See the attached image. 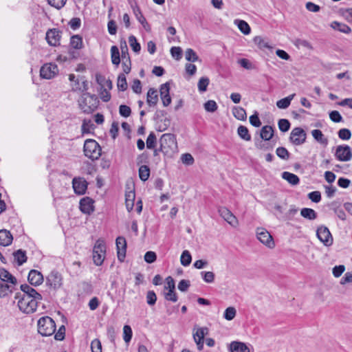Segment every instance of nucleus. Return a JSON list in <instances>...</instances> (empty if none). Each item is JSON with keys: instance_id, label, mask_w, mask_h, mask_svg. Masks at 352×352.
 <instances>
[{"instance_id": "nucleus-1", "label": "nucleus", "mask_w": 352, "mask_h": 352, "mask_svg": "<svg viewBox=\"0 0 352 352\" xmlns=\"http://www.w3.org/2000/svg\"><path fill=\"white\" fill-rule=\"evenodd\" d=\"M79 107L85 113H91L96 111L99 104V100L95 94L88 92L82 93L78 100Z\"/></svg>"}, {"instance_id": "nucleus-2", "label": "nucleus", "mask_w": 352, "mask_h": 352, "mask_svg": "<svg viewBox=\"0 0 352 352\" xmlns=\"http://www.w3.org/2000/svg\"><path fill=\"white\" fill-rule=\"evenodd\" d=\"M160 150L164 155H170L177 151V143L174 134L164 133L160 139Z\"/></svg>"}, {"instance_id": "nucleus-3", "label": "nucleus", "mask_w": 352, "mask_h": 352, "mask_svg": "<svg viewBox=\"0 0 352 352\" xmlns=\"http://www.w3.org/2000/svg\"><path fill=\"white\" fill-rule=\"evenodd\" d=\"M15 299H18L17 305L22 312L32 314L36 310L38 301L35 299L23 296L21 292L15 294Z\"/></svg>"}, {"instance_id": "nucleus-4", "label": "nucleus", "mask_w": 352, "mask_h": 352, "mask_svg": "<svg viewBox=\"0 0 352 352\" xmlns=\"http://www.w3.org/2000/svg\"><path fill=\"white\" fill-rule=\"evenodd\" d=\"M38 332L43 336H50L55 333L56 324L49 316L41 317L38 320Z\"/></svg>"}, {"instance_id": "nucleus-5", "label": "nucleus", "mask_w": 352, "mask_h": 352, "mask_svg": "<svg viewBox=\"0 0 352 352\" xmlns=\"http://www.w3.org/2000/svg\"><path fill=\"white\" fill-rule=\"evenodd\" d=\"M84 153L91 160H98L101 155V147L96 140H87L84 144Z\"/></svg>"}, {"instance_id": "nucleus-6", "label": "nucleus", "mask_w": 352, "mask_h": 352, "mask_svg": "<svg viewBox=\"0 0 352 352\" xmlns=\"http://www.w3.org/2000/svg\"><path fill=\"white\" fill-rule=\"evenodd\" d=\"M58 68L56 63L44 64L40 69V76L44 79H52L58 74Z\"/></svg>"}, {"instance_id": "nucleus-7", "label": "nucleus", "mask_w": 352, "mask_h": 352, "mask_svg": "<svg viewBox=\"0 0 352 352\" xmlns=\"http://www.w3.org/2000/svg\"><path fill=\"white\" fill-rule=\"evenodd\" d=\"M316 236L318 239L325 245L330 246L333 244V239L329 230L325 226H320L317 228Z\"/></svg>"}, {"instance_id": "nucleus-8", "label": "nucleus", "mask_w": 352, "mask_h": 352, "mask_svg": "<svg viewBox=\"0 0 352 352\" xmlns=\"http://www.w3.org/2000/svg\"><path fill=\"white\" fill-rule=\"evenodd\" d=\"M307 134L301 127H295L290 133L289 141L294 145L298 146L304 144L306 141Z\"/></svg>"}, {"instance_id": "nucleus-9", "label": "nucleus", "mask_w": 352, "mask_h": 352, "mask_svg": "<svg viewBox=\"0 0 352 352\" xmlns=\"http://www.w3.org/2000/svg\"><path fill=\"white\" fill-rule=\"evenodd\" d=\"M336 159L340 162H348L352 158L351 147L348 145H339L336 148L335 153Z\"/></svg>"}, {"instance_id": "nucleus-10", "label": "nucleus", "mask_w": 352, "mask_h": 352, "mask_svg": "<svg viewBox=\"0 0 352 352\" xmlns=\"http://www.w3.org/2000/svg\"><path fill=\"white\" fill-rule=\"evenodd\" d=\"M228 350L230 352H254V348L251 344L240 341L231 342Z\"/></svg>"}, {"instance_id": "nucleus-11", "label": "nucleus", "mask_w": 352, "mask_h": 352, "mask_svg": "<svg viewBox=\"0 0 352 352\" xmlns=\"http://www.w3.org/2000/svg\"><path fill=\"white\" fill-rule=\"evenodd\" d=\"M256 236L259 241L268 248H272L274 247L273 238L266 230L258 228L256 230Z\"/></svg>"}, {"instance_id": "nucleus-12", "label": "nucleus", "mask_w": 352, "mask_h": 352, "mask_svg": "<svg viewBox=\"0 0 352 352\" xmlns=\"http://www.w3.org/2000/svg\"><path fill=\"white\" fill-rule=\"evenodd\" d=\"M62 280L61 274L58 272L53 270L47 277V285L51 288L56 289L62 285Z\"/></svg>"}, {"instance_id": "nucleus-13", "label": "nucleus", "mask_w": 352, "mask_h": 352, "mask_svg": "<svg viewBox=\"0 0 352 352\" xmlns=\"http://www.w3.org/2000/svg\"><path fill=\"white\" fill-rule=\"evenodd\" d=\"M208 333V329L207 327L197 328L196 331L193 333V339L199 351H201L204 349V337Z\"/></svg>"}, {"instance_id": "nucleus-14", "label": "nucleus", "mask_w": 352, "mask_h": 352, "mask_svg": "<svg viewBox=\"0 0 352 352\" xmlns=\"http://www.w3.org/2000/svg\"><path fill=\"white\" fill-rule=\"evenodd\" d=\"M61 38V32L58 29H50L46 32V40L51 46H58L60 45Z\"/></svg>"}, {"instance_id": "nucleus-15", "label": "nucleus", "mask_w": 352, "mask_h": 352, "mask_svg": "<svg viewBox=\"0 0 352 352\" xmlns=\"http://www.w3.org/2000/svg\"><path fill=\"white\" fill-rule=\"evenodd\" d=\"M118 258L120 261H124L126 257V241L124 236H118L116 240Z\"/></svg>"}, {"instance_id": "nucleus-16", "label": "nucleus", "mask_w": 352, "mask_h": 352, "mask_svg": "<svg viewBox=\"0 0 352 352\" xmlns=\"http://www.w3.org/2000/svg\"><path fill=\"white\" fill-rule=\"evenodd\" d=\"M20 288L22 292H21V295L27 297L28 296L32 299H35L38 302L42 300L41 294L37 292L36 289H34L30 285L28 284H23L21 285Z\"/></svg>"}, {"instance_id": "nucleus-17", "label": "nucleus", "mask_w": 352, "mask_h": 352, "mask_svg": "<svg viewBox=\"0 0 352 352\" xmlns=\"http://www.w3.org/2000/svg\"><path fill=\"white\" fill-rule=\"evenodd\" d=\"M132 9H133V14H134L136 19L142 25L144 29L146 32H149L151 30V25L147 22L146 18L144 16L140 7L135 4V6H132Z\"/></svg>"}, {"instance_id": "nucleus-18", "label": "nucleus", "mask_w": 352, "mask_h": 352, "mask_svg": "<svg viewBox=\"0 0 352 352\" xmlns=\"http://www.w3.org/2000/svg\"><path fill=\"white\" fill-rule=\"evenodd\" d=\"M79 207L82 213L90 214L94 210V201L89 197H83L80 201Z\"/></svg>"}, {"instance_id": "nucleus-19", "label": "nucleus", "mask_w": 352, "mask_h": 352, "mask_svg": "<svg viewBox=\"0 0 352 352\" xmlns=\"http://www.w3.org/2000/svg\"><path fill=\"white\" fill-rule=\"evenodd\" d=\"M72 184L76 194L83 195L85 193L87 188V182L85 179L80 177L74 178Z\"/></svg>"}, {"instance_id": "nucleus-20", "label": "nucleus", "mask_w": 352, "mask_h": 352, "mask_svg": "<svg viewBox=\"0 0 352 352\" xmlns=\"http://www.w3.org/2000/svg\"><path fill=\"white\" fill-rule=\"evenodd\" d=\"M28 280L31 285L38 286L43 283V276L40 272L32 270L29 272Z\"/></svg>"}, {"instance_id": "nucleus-21", "label": "nucleus", "mask_w": 352, "mask_h": 352, "mask_svg": "<svg viewBox=\"0 0 352 352\" xmlns=\"http://www.w3.org/2000/svg\"><path fill=\"white\" fill-rule=\"evenodd\" d=\"M218 212L221 217L224 219L229 224L235 226L237 224L236 217L226 207H220Z\"/></svg>"}, {"instance_id": "nucleus-22", "label": "nucleus", "mask_w": 352, "mask_h": 352, "mask_svg": "<svg viewBox=\"0 0 352 352\" xmlns=\"http://www.w3.org/2000/svg\"><path fill=\"white\" fill-rule=\"evenodd\" d=\"M0 280L2 283H10L12 285H16L17 283L16 278L3 267L0 268Z\"/></svg>"}, {"instance_id": "nucleus-23", "label": "nucleus", "mask_w": 352, "mask_h": 352, "mask_svg": "<svg viewBox=\"0 0 352 352\" xmlns=\"http://www.w3.org/2000/svg\"><path fill=\"white\" fill-rule=\"evenodd\" d=\"M13 240V236L10 231L3 229L0 230V245L4 247L10 245Z\"/></svg>"}, {"instance_id": "nucleus-24", "label": "nucleus", "mask_w": 352, "mask_h": 352, "mask_svg": "<svg viewBox=\"0 0 352 352\" xmlns=\"http://www.w3.org/2000/svg\"><path fill=\"white\" fill-rule=\"evenodd\" d=\"M158 102V94L156 89L150 88L147 92L146 102L150 107H154Z\"/></svg>"}, {"instance_id": "nucleus-25", "label": "nucleus", "mask_w": 352, "mask_h": 352, "mask_svg": "<svg viewBox=\"0 0 352 352\" xmlns=\"http://www.w3.org/2000/svg\"><path fill=\"white\" fill-rule=\"evenodd\" d=\"M331 27L336 30H338L340 32L344 33V34H349L351 32L352 30L351 28L346 24L338 22L336 21H333L331 23Z\"/></svg>"}, {"instance_id": "nucleus-26", "label": "nucleus", "mask_w": 352, "mask_h": 352, "mask_svg": "<svg viewBox=\"0 0 352 352\" xmlns=\"http://www.w3.org/2000/svg\"><path fill=\"white\" fill-rule=\"evenodd\" d=\"M261 138L264 140H270L274 135V129L272 126L265 125L262 127L260 133Z\"/></svg>"}, {"instance_id": "nucleus-27", "label": "nucleus", "mask_w": 352, "mask_h": 352, "mask_svg": "<svg viewBox=\"0 0 352 352\" xmlns=\"http://www.w3.org/2000/svg\"><path fill=\"white\" fill-rule=\"evenodd\" d=\"M14 261L17 263L18 265H22L27 261L26 252L21 249L15 251L13 253Z\"/></svg>"}, {"instance_id": "nucleus-28", "label": "nucleus", "mask_w": 352, "mask_h": 352, "mask_svg": "<svg viewBox=\"0 0 352 352\" xmlns=\"http://www.w3.org/2000/svg\"><path fill=\"white\" fill-rule=\"evenodd\" d=\"M282 177L293 186L298 185L300 183L299 177L296 175L289 172H283L282 173Z\"/></svg>"}, {"instance_id": "nucleus-29", "label": "nucleus", "mask_w": 352, "mask_h": 352, "mask_svg": "<svg viewBox=\"0 0 352 352\" xmlns=\"http://www.w3.org/2000/svg\"><path fill=\"white\" fill-rule=\"evenodd\" d=\"M300 215L306 219L312 221L317 218V212L311 208H303L300 210Z\"/></svg>"}, {"instance_id": "nucleus-30", "label": "nucleus", "mask_w": 352, "mask_h": 352, "mask_svg": "<svg viewBox=\"0 0 352 352\" xmlns=\"http://www.w3.org/2000/svg\"><path fill=\"white\" fill-rule=\"evenodd\" d=\"M14 285L0 281V298H5L13 292Z\"/></svg>"}, {"instance_id": "nucleus-31", "label": "nucleus", "mask_w": 352, "mask_h": 352, "mask_svg": "<svg viewBox=\"0 0 352 352\" xmlns=\"http://www.w3.org/2000/svg\"><path fill=\"white\" fill-rule=\"evenodd\" d=\"M234 23L243 34L248 35L250 33V26L246 21L241 19H235Z\"/></svg>"}, {"instance_id": "nucleus-32", "label": "nucleus", "mask_w": 352, "mask_h": 352, "mask_svg": "<svg viewBox=\"0 0 352 352\" xmlns=\"http://www.w3.org/2000/svg\"><path fill=\"white\" fill-rule=\"evenodd\" d=\"M314 138L321 144L327 146L328 144V139L324 135L322 132L319 129H314L311 131Z\"/></svg>"}, {"instance_id": "nucleus-33", "label": "nucleus", "mask_w": 352, "mask_h": 352, "mask_svg": "<svg viewBox=\"0 0 352 352\" xmlns=\"http://www.w3.org/2000/svg\"><path fill=\"white\" fill-rule=\"evenodd\" d=\"M232 113L235 118L239 120H246L247 119V113L245 110L241 107H234L232 109Z\"/></svg>"}, {"instance_id": "nucleus-34", "label": "nucleus", "mask_w": 352, "mask_h": 352, "mask_svg": "<svg viewBox=\"0 0 352 352\" xmlns=\"http://www.w3.org/2000/svg\"><path fill=\"white\" fill-rule=\"evenodd\" d=\"M111 58L112 63L118 67L120 63V55L119 49L116 45L111 47Z\"/></svg>"}, {"instance_id": "nucleus-35", "label": "nucleus", "mask_w": 352, "mask_h": 352, "mask_svg": "<svg viewBox=\"0 0 352 352\" xmlns=\"http://www.w3.org/2000/svg\"><path fill=\"white\" fill-rule=\"evenodd\" d=\"M238 135L245 141H250L251 135L249 133L248 129L243 125H240L237 129Z\"/></svg>"}, {"instance_id": "nucleus-36", "label": "nucleus", "mask_w": 352, "mask_h": 352, "mask_svg": "<svg viewBox=\"0 0 352 352\" xmlns=\"http://www.w3.org/2000/svg\"><path fill=\"white\" fill-rule=\"evenodd\" d=\"M135 197L134 191H130L126 194L125 204L129 212H131L133 208Z\"/></svg>"}, {"instance_id": "nucleus-37", "label": "nucleus", "mask_w": 352, "mask_h": 352, "mask_svg": "<svg viewBox=\"0 0 352 352\" xmlns=\"http://www.w3.org/2000/svg\"><path fill=\"white\" fill-rule=\"evenodd\" d=\"M295 96V94H291L289 96L284 98L283 99H280L276 102V106L279 109H286L287 108L291 103L292 100Z\"/></svg>"}, {"instance_id": "nucleus-38", "label": "nucleus", "mask_w": 352, "mask_h": 352, "mask_svg": "<svg viewBox=\"0 0 352 352\" xmlns=\"http://www.w3.org/2000/svg\"><path fill=\"white\" fill-rule=\"evenodd\" d=\"M71 46L76 50L81 49L82 47V38L78 35L76 34L71 37L70 40Z\"/></svg>"}, {"instance_id": "nucleus-39", "label": "nucleus", "mask_w": 352, "mask_h": 352, "mask_svg": "<svg viewBox=\"0 0 352 352\" xmlns=\"http://www.w3.org/2000/svg\"><path fill=\"white\" fill-rule=\"evenodd\" d=\"M150 176V168L146 165H142L139 168V177L140 179L143 181L146 182L148 180Z\"/></svg>"}, {"instance_id": "nucleus-40", "label": "nucleus", "mask_w": 352, "mask_h": 352, "mask_svg": "<svg viewBox=\"0 0 352 352\" xmlns=\"http://www.w3.org/2000/svg\"><path fill=\"white\" fill-rule=\"evenodd\" d=\"M192 261V256L188 250H184L182 253L180 262L185 267L188 266Z\"/></svg>"}, {"instance_id": "nucleus-41", "label": "nucleus", "mask_w": 352, "mask_h": 352, "mask_svg": "<svg viewBox=\"0 0 352 352\" xmlns=\"http://www.w3.org/2000/svg\"><path fill=\"white\" fill-rule=\"evenodd\" d=\"M118 89L122 91L126 90L127 89V82L126 78L124 74H120L118 77V82H117Z\"/></svg>"}, {"instance_id": "nucleus-42", "label": "nucleus", "mask_w": 352, "mask_h": 352, "mask_svg": "<svg viewBox=\"0 0 352 352\" xmlns=\"http://www.w3.org/2000/svg\"><path fill=\"white\" fill-rule=\"evenodd\" d=\"M185 58L189 62H196L199 60V56L196 52L191 48H188L185 52Z\"/></svg>"}, {"instance_id": "nucleus-43", "label": "nucleus", "mask_w": 352, "mask_h": 352, "mask_svg": "<svg viewBox=\"0 0 352 352\" xmlns=\"http://www.w3.org/2000/svg\"><path fill=\"white\" fill-rule=\"evenodd\" d=\"M210 80L208 77H201L197 84L198 90L200 93L206 91Z\"/></svg>"}, {"instance_id": "nucleus-44", "label": "nucleus", "mask_w": 352, "mask_h": 352, "mask_svg": "<svg viewBox=\"0 0 352 352\" xmlns=\"http://www.w3.org/2000/svg\"><path fill=\"white\" fill-rule=\"evenodd\" d=\"M129 43L134 52L139 53L140 52V44L138 42L135 36L131 35L129 37Z\"/></svg>"}, {"instance_id": "nucleus-45", "label": "nucleus", "mask_w": 352, "mask_h": 352, "mask_svg": "<svg viewBox=\"0 0 352 352\" xmlns=\"http://www.w3.org/2000/svg\"><path fill=\"white\" fill-rule=\"evenodd\" d=\"M276 153L278 157L282 160H287L290 157V153L285 147L280 146L276 150Z\"/></svg>"}, {"instance_id": "nucleus-46", "label": "nucleus", "mask_w": 352, "mask_h": 352, "mask_svg": "<svg viewBox=\"0 0 352 352\" xmlns=\"http://www.w3.org/2000/svg\"><path fill=\"white\" fill-rule=\"evenodd\" d=\"M105 253L98 252L93 250V260L96 265L100 266L102 264Z\"/></svg>"}, {"instance_id": "nucleus-47", "label": "nucleus", "mask_w": 352, "mask_h": 352, "mask_svg": "<svg viewBox=\"0 0 352 352\" xmlns=\"http://www.w3.org/2000/svg\"><path fill=\"white\" fill-rule=\"evenodd\" d=\"M236 314V309L233 307H229L226 309L223 313V318L227 320H232Z\"/></svg>"}, {"instance_id": "nucleus-48", "label": "nucleus", "mask_w": 352, "mask_h": 352, "mask_svg": "<svg viewBox=\"0 0 352 352\" xmlns=\"http://www.w3.org/2000/svg\"><path fill=\"white\" fill-rule=\"evenodd\" d=\"M146 147L148 149L155 148L157 144V138L153 132L150 133L146 139Z\"/></svg>"}, {"instance_id": "nucleus-49", "label": "nucleus", "mask_w": 352, "mask_h": 352, "mask_svg": "<svg viewBox=\"0 0 352 352\" xmlns=\"http://www.w3.org/2000/svg\"><path fill=\"white\" fill-rule=\"evenodd\" d=\"M164 296L165 300L168 301H172L175 302L178 300L177 294L175 292V290H168V292H164Z\"/></svg>"}, {"instance_id": "nucleus-50", "label": "nucleus", "mask_w": 352, "mask_h": 352, "mask_svg": "<svg viewBox=\"0 0 352 352\" xmlns=\"http://www.w3.org/2000/svg\"><path fill=\"white\" fill-rule=\"evenodd\" d=\"M123 339L125 342L128 343L131 341L133 336L132 329L130 326L124 325L123 328Z\"/></svg>"}, {"instance_id": "nucleus-51", "label": "nucleus", "mask_w": 352, "mask_h": 352, "mask_svg": "<svg viewBox=\"0 0 352 352\" xmlns=\"http://www.w3.org/2000/svg\"><path fill=\"white\" fill-rule=\"evenodd\" d=\"M217 104L214 100H210L204 103V109L208 112L213 113L217 111Z\"/></svg>"}, {"instance_id": "nucleus-52", "label": "nucleus", "mask_w": 352, "mask_h": 352, "mask_svg": "<svg viewBox=\"0 0 352 352\" xmlns=\"http://www.w3.org/2000/svg\"><path fill=\"white\" fill-rule=\"evenodd\" d=\"M278 128L282 132H287L290 128V122L287 119H280L278 122Z\"/></svg>"}, {"instance_id": "nucleus-53", "label": "nucleus", "mask_w": 352, "mask_h": 352, "mask_svg": "<svg viewBox=\"0 0 352 352\" xmlns=\"http://www.w3.org/2000/svg\"><path fill=\"white\" fill-rule=\"evenodd\" d=\"M120 49H121V56L122 59H129L130 58L129 52H128V47L126 45V42L124 40H122L120 41Z\"/></svg>"}, {"instance_id": "nucleus-54", "label": "nucleus", "mask_w": 352, "mask_h": 352, "mask_svg": "<svg viewBox=\"0 0 352 352\" xmlns=\"http://www.w3.org/2000/svg\"><path fill=\"white\" fill-rule=\"evenodd\" d=\"M201 275L204 280L207 283H213L214 280V274L212 272H201Z\"/></svg>"}, {"instance_id": "nucleus-55", "label": "nucleus", "mask_w": 352, "mask_h": 352, "mask_svg": "<svg viewBox=\"0 0 352 352\" xmlns=\"http://www.w3.org/2000/svg\"><path fill=\"white\" fill-rule=\"evenodd\" d=\"M339 138L343 140H348L351 138V133L348 129H341L338 133Z\"/></svg>"}, {"instance_id": "nucleus-56", "label": "nucleus", "mask_w": 352, "mask_h": 352, "mask_svg": "<svg viewBox=\"0 0 352 352\" xmlns=\"http://www.w3.org/2000/svg\"><path fill=\"white\" fill-rule=\"evenodd\" d=\"M157 300V296L154 291L150 290L146 294V302L148 305H154Z\"/></svg>"}, {"instance_id": "nucleus-57", "label": "nucleus", "mask_w": 352, "mask_h": 352, "mask_svg": "<svg viewBox=\"0 0 352 352\" xmlns=\"http://www.w3.org/2000/svg\"><path fill=\"white\" fill-rule=\"evenodd\" d=\"M144 261L147 263H154L157 259V254L155 252L153 251H148L145 253L144 256Z\"/></svg>"}, {"instance_id": "nucleus-58", "label": "nucleus", "mask_w": 352, "mask_h": 352, "mask_svg": "<svg viewBox=\"0 0 352 352\" xmlns=\"http://www.w3.org/2000/svg\"><path fill=\"white\" fill-rule=\"evenodd\" d=\"M119 113H120L121 116L124 117V118H127V117L130 116V115L131 113V109L127 105L121 104L119 107Z\"/></svg>"}, {"instance_id": "nucleus-59", "label": "nucleus", "mask_w": 352, "mask_h": 352, "mask_svg": "<svg viewBox=\"0 0 352 352\" xmlns=\"http://www.w3.org/2000/svg\"><path fill=\"white\" fill-rule=\"evenodd\" d=\"M170 54L176 60H179L182 56V50L180 47H172L170 49Z\"/></svg>"}, {"instance_id": "nucleus-60", "label": "nucleus", "mask_w": 352, "mask_h": 352, "mask_svg": "<svg viewBox=\"0 0 352 352\" xmlns=\"http://www.w3.org/2000/svg\"><path fill=\"white\" fill-rule=\"evenodd\" d=\"M250 122L255 127H259L261 125V122L258 118L257 111H255V113L250 117Z\"/></svg>"}, {"instance_id": "nucleus-61", "label": "nucleus", "mask_w": 352, "mask_h": 352, "mask_svg": "<svg viewBox=\"0 0 352 352\" xmlns=\"http://www.w3.org/2000/svg\"><path fill=\"white\" fill-rule=\"evenodd\" d=\"M92 352H102V344L98 339L94 340L91 343Z\"/></svg>"}, {"instance_id": "nucleus-62", "label": "nucleus", "mask_w": 352, "mask_h": 352, "mask_svg": "<svg viewBox=\"0 0 352 352\" xmlns=\"http://www.w3.org/2000/svg\"><path fill=\"white\" fill-rule=\"evenodd\" d=\"M182 162L186 165H192L194 163V158L190 153H184L181 157Z\"/></svg>"}, {"instance_id": "nucleus-63", "label": "nucleus", "mask_w": 352, "mask_h": 352, "mask_svg": "<svg viewBox=\"0 0 352 352\" xmlns=\"http://www.w3.org/2000/svg\"><path fill=\"white\" fill-rule=\"evenodd\" d=\"M329 118L334 122H340L342 121V117L338 111H332L329 113Z\"/></svg>"}, {"instance_id": "nucleus-64", "label": "nucleus", "mask_w": 352, "mask_h": 352, "mask_svg": "<svg viewBox=\"0 0 352 352\" xmlns=\"http://www.w3.org/2000/svg\"><path fill=\"white\" fill-rule=\"evenodd\" d=\"M308 197L314 203H318L321 200V193L319 191H313L308 194Z\"/></svg>"}]
</instances>
